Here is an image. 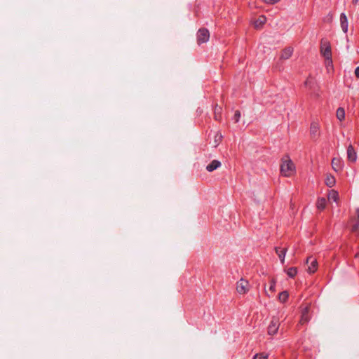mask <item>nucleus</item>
I'll list each match as a JSON object with an SVG mask.
<instances>
[{
    "label": "nucleus",
    "instance_id": "f257e3e1",
    "mask_svg": "<svg viewBox=\"0 0 359 359\" xmlns=\"http://www.w3.org/2000/svg\"><path fill=\"white\" fill-rule=\"evenodd\" d=\"M296 172V167L289 156L285 155L281 159L280 173L283 176L290 177Z\"/></svg>",
    "mask_w": 359,
    "mask_h": 359
},
{
    "label": "nucleus",
    "instance_id": "f03ea898",
    "mask_svg": "<svg viewBox=\"0 0 359 359\" xmlns=\"http://www.w3.org/2000/svg\"><path fill=\"white\" fill-rule=\"evenodd\" d=\"M320 53L325 58V63L327 69L332 68V57L330 43L326 40L323 39L320 43Z\"/></svg>",
    "mask_w": 359,
    "mask_h": 359
},
{
    "label": "nucleus",
    "instance_id": "7ed1b4c3",
    "mask_svg": "<svg viewBox=\"0 0 359 359\" xmlns=\"http://www.w3.org/2000/svg\"><path fill=\"white\" fill-rule=\"evenodd\" d=\"M250 285L249 282L244 279L241 278L237 283H236V291L240 294H245L248 292L250 290Z\"/></svg>",
    "mask_w": 359,
    "mask_h": 359
},
{
    "label": "nucleus",
    "instance_id": "20e7f679",
    "mask_svg": "<svg viewBox=\"0 0 359 359\" xmlns=\"http://www.w3.org/2000/svg\"><path fill=\"white\" fill-rule=\"evenodd\" d=\"M320 124L318 122L313 121L311 123L310 129H309V134L310 137L312 140H317L320 135Z\"/></svg>",
    "mask_w": 359,
    "mask_h": 359
},
{
    "label": "nucleus",
    "instance_id": "39448f33",
    "mask_svg": "<svg viewBox=\"0 0 359 359\" xmlns=\"http://www.w3.org/2000/svg\"><path fill=\"white\" fill-rule=\"evenodd\" d=\"M210 38V33L207 29L202 28L197 33V43L201 44L207 42Z\"/></svg>",
    "mask_w": 359,
    "mask_h": 359
},
{
    "label": "nucleus",
    "instance_id": "423d86ee",
    "mask_svg": "<svg viewBox=\"0 0 359 359\" xmlns=\"http://www.w3.org/2000/svg\"><path fill=\"white\" fill-rule=\"evenodd\" d=\"M309 311H310L309 304H307L305 306H304V307H302L301 318L299 320L300 325H303L309 321V319H310Z\"/></svg>",
    "mask_w": 359,
    "mask_h": 359
},
{
    "label": "nucleus",
    "instance_id": "0eeeda50",
    "mask_svg": "<svg viewBox=\"0 0 359 359\" xmlns=\"http://www.w3.org/2000/svg\"><path fill=\"white\" fill-rule=\"evenodd\" d=\"M306 264H308L307 271L309 273H315L318 269V262L317 260L313 257H309L307 258Z\"/></svg>",
    "mask_w": 359,
    "mask_h": 359
},
{
    "label": "nucleus",
    "instance_id": "6e6552de",
    "mask_svg": "<svg viewBox=\"0 0 359 359\" xmlns=\"http://www.w3.org/2000/svg\"><path fill=\"white\" fill-rule=\"evenodd\" d=\"M292 53L293 48L290 46L286 47L284 49H283L282 51L280 52V59L283 60H287L292 56Z\"/></svg>",
    "mask_w": 359,
    "mask_h": 359
},
{
    "label": "nucleus",
    "instance_id": "1a4fd4ad",
    "mask_svg": "<svg viewBox=\"0 0 359 359\" xmlns=\"http://www.w3.org/2000/svg\"><path fill=\"white\" fill-rule=\"evenodd\" d=\"M347 158L352 162H355L357 158L356 152L351 144H350L347 148Z\"/></svg>",
    "mask_w": 359,
    "mask_h": 359
},
{
    "label": "nucleus",
    "instance_id": "9d476101",
    "mask_svg": "<svg viewBox=\"0 0 359 359\" xmlns=\"http://www.w3.org/2000/svg\"><path fill=\"white\" fill-rule=\"evenodd\" d=\"M278 327L279 323L278 320H273L268 327V333L270 335H274L277 332Z\"/></svg>",
    "mask_w": 359,
    "mask_h": 359
},
{
    "label": "nucleus",
    "instance_id": "9b49d317",
    "mask_svg": "<svg viewBox=\"0 0 359 359\" xmlns=\"http://www.w3.org/2000/svg\"><path fill=\"white\" fill-rule=\"evenodd\" d=\"M266 22V18L264 15H260L253 22V25L256 29H260Z\"/></svg>",
    "mask_w": 359,
    "mask_h": 359
},
{
    "label": "nucleus",
    "instance_id": "f8f14e48",
    "mask_svg": "<svg viewBox=\"0 0 359 359\" xmlns=\"http://www.w3.org/2000/svg\"><path fill=\"white\" fill-rule=\"evenodd\" d=\"M276 252L278 255L282 264L285 262V257L287 252V248H282L280 247L276 248Z\"/></svg>",
    "mask_w": 359,
    "mask_h": 359
},
{
    "label": "nucleus",
    "instance_id": "ddd939ff",
    "mask_svg": "<svg viewBox=\"0 0 359 359\" xmlns=\"http://www.w3.org/2000/svg\"><path fill=\"white\" fill-rule=\"evenodd\" d=\"M340 24L343 32L346 33L348 31V20L344 13H341L340 15Z\"/></svg>",
    "mask_w": 359,
    "mask_h": 359
},
{
    "label": "nucleus",
    "instance_id": "4468645a",
    "mask_svg": "<svg viewBox=\"0 0 359 359\" xmlns=\"http://www.w3.org/2000/svg\"><path fill=\"white\" fill-rule=\"evenodd\" d=\"M222 107L216 104L214 108V119L217 121H220L222 120Z\"/></svg>",
    "mask_w": 359,
    "mask_h": 359
},
{
    "label": "nucleus",
    "instance_id": "2eb2a0df",
    "mask_svg": "<svg viewBox=\"0 0 359 359\" xmlns=\"http://www.w3.org/2000/svg\"><path fill=\"white\" fill-rule=\"evenodd\" d=\"M221 166V163L217 160H213L210 164H208L206 167V170L208 172H212L215 170L217 169Z\"/></svg>",
    "mask_w": 359,
    "mask_h": 359
},
{
    "label": "nucleus",
    "instance_id": "dca6fc26",
    "mask_svg": "<svg viewBox=\"0 0 359 359\" xmlns=\"http://www.w3.org/2000/svg\"><path fill=\"white\" fill-rule=\"evenodd\" d=\"M332 166L335 171H339L342 167L341 159L339 158H334L332 160Z\"/></svg>",
    "mask_w": 359,
    "mask_h": 359
},
{
    "label": "nucleus",
    "instance_id": "f3484780",
    "mask_svg": "<svg viewBox=\"0 0 359 359\" xmlns=\"http://www.w3.org/2000/svg\"><path fill=\"white\" fill-rule=\"evenodd\" d=\"M325 184L329 187H332L336 183V180L334 176L332 175H327L325 180Z\"/></svg>",
    "mask_w": 359,
    "mask_h": 359
},
{
    "label": "nucleus",
    "instance_id": "a211bd4d",
    "mask_svg": "<svg viewBox=\"0 0 359 359\" xmlns=\"http://www.w3.org/2000/svg\"><path fill=\"white\" fill-rule=\"evenodd\" d=\"M327 198L329 201L337 202L339 200V194L335 190H330L327 194Z\"/></svg>",
    "mask_w": 359,
    "mask_h": 359
},
{
    "label": "nucleus",
    "instance_id": "6ab92c4d",
    "mask_svg": "<svg viewBox=\"0 0 359 359\" xmlns=\"http://www.w3.org/2000/svg\"><path fill=\"white\" fill-rule=\"evenodd\" d=\"M223 136L220 132H217L214 135L213 147H217L222 142Z\"/></svg>",
    "mask_w": 359,
    "mask_h": 359
},
{
    "label": "nucleus",
    "instance_id": "aec40b11",
    "mask_svg": "<svg viewBox=\"0 0 359 359\" xmlns=\"http://www.w3.org/2000/svg\"><path fill=\"white\" fill-rule=\"evenodd\" d=\"M327 201L325 198H319L316 202V207L318 210H323L325 208Z\"/></svg>",
    "mask_w": 359,
    "mask_h": 359
},
{
    "label": "nucleus",
    "instance_id": "412c9836",
    "mask_svg": "<svg viewBox=\"0 0 359 359\" xmlns=\"http://www.w3.org/2000/svg\"><path fill=\"white\" fill-rule=\"evenodd\" d=\"M356 216H357V219H352V222H353V224L351 225V231H356L358 230V224H359V209H358L356 210Z\"/></svg>",
    "mask_w": 359,
    "mask_h": 359
},
{
    "label": "nucleus",
    "instance_id": "4be33fe9",
    "mask_svg": "<svg viewBox=\"0 0 359 359\" xmlns=\"http://www.w3.org/2000/svg\"><path fill=\"white\" fill-rule=\"evenodd\" d=\"M336 116H337V119L339 120L340 121H344L345 118L344 109L342 107L338 108L337 110V112H336Z\"/></svg>",
    "mask_w": 359,
    "mask_h": 359
},
{
    "label": "nucleus",
    "instance_id": "5701e85b",
    "mask_svg": "<svg viewBox=\"0 0 359 359\" xmlns=\"http://www.w3.org/2000/svg\"><path fill=\"white\" fill-rule=\"evenodd\" d=\"M290 278H294L297 273V268L290 267L285 270Z\"/></svg>",
    "mask_w": 359,
    "mask_h": 359
},
{
    "label": "nucleus",
    "instance_id": "b1692460",
    "mask_svg": "<svg viewBox=\"0 0 359 359\" xmlns=\"http://www.w3.org/2000/svg\"><path fill=\"white\" fill-rule=\"evenodd\" d=\"M289 294L287 291H283L279 294L278 299L281 302H285L288 299Z\"/></svg>",
    "mask_w": 359,
    "mask_h": 359
},
{
    "label": "nucleus",
    "instance_id": "393cba45",
    "mask_svg": "<svg viewBox=\"0 0 359 359\" xmlns=\"http://www.w3.org/2000/svg\"><path fill=\"white\" fill-rule=\"evenodd\" d=\"M275 288H276V280H275V279L272 278L270 280V286H269V291L271 294H273L275 292Z\"/></svg>",
    "mask_w": 359,
    "mask_h": 359
},
{
    "label": "nucleus",
    "instance_id": "a878e982",
    "mask_svg": "<svg viewBox=\"0 0 359 359\" xmlns=\"http://www.w3.org/2000/svg\"><path fill=\"white\" fill-rule=\"evenodd\" d=\"M267 358H268V355L262 353H259V354H256L254 356L253 359H267Z\"/></svg>",
    "mask_w": 359,
    "mask_h": 359
},
{
    "label": "nucleus",
    "instance_id": "bb28decb",
    "mask_svg": "<svg viewBox=\"0 0 359 359\" xmlns=\"http://www.w3.org/2000/svg\"><path fill=\"white\" fill-rule=\"evenodd\" d=\"M240 117H241V112L239 111H238V110L236 111L235 114H234V116H233V119H234L236 123L239 121Z\"/></svg>",
    "mask_w": 359,
    "mask_h": 359
},
{
    "label": "nucleus",
    "instance_id": "cd10ccee",
    "mask_svg": "<svg viewBox=\"0 0 359 359\" xmlns=\"http://www.w3.org/2000/svg\"><path fill=\"white\" fill-rule=\"evenodd\" d=\"M311 83H312V79L311 78H308L306 81H305V86H308L309 87V88L311 89Z\"/></svg>",
    "mask_w": 359,
    "mask_h": 359
},
{
    "label": "nucleus",
    "instance_id": "c85d7f7f",
    "mask_svg": "<svg viewBox=\"0 0 359 359\" xmlns=\"http://www.w3.org/2000/svg\"><path fill=\"white\" fill-rule=\"evenodd\" d=\"M265 3L269 4H275L278 2H279L280 0H263Z\"/></svg>",
    "mask_w": 359,
    "mask_h": 359
},
{
    "label": "nucleus",
    "instance_id": "c756f323",
    "mask_svg": "<svg viewBox=\"0 0 359 359\" xmlns=\"http://www.w3.org/2000/svg\"><path fill=\"white\" fill-rule=\"evenodd\" d=\"M311 97L313 99H318L320 97V93L318 92L312 93Z\"/></svg>",
    "mask_w": 359,
    "mask_h": 359
},
{
    "label": "nucleus",
    "instance_id": "7c9ffc66",
    "mask_svg": "<svg viewBox=\"0 0 359 359\" xmlns=\"http://www.w3.org/2000/svg\"><path fill=\"white\" fill-rule=\"evenodd\" d=\"M355 75L356 77L359 78V67H358L355 70Z\"/></svg>",
    "mask_w": 359,
    "mask_h": 359
},
{
    "label": "nucleus",
    "instance_id": "2f4dec72",
    "mask_svg": "<svg viewBox=\"0 0 359 359\" xmlns=\"http://www.w3.org/2000/svg\"><path fill=\"white\" fill-rule=\"evenodd\" d=\"M359 258V253L356 254L355 259Z\"/></svg>",
    "mask_w": 359,
    "mask_h": 359
},
{
    "label": "nucleus",
    "instance_id": "473e14b6",
    "mask_svg": "<svg viewBox=\"0 0 359 359\" xmlns=\"http://www.w3.org/2000/svg\"><path fill=\"white\" fill-rule=\"evenodd\" d=\"M358 1V0H353V2L354 4H356Z\"/></svg>",
    "mask_w": 359,
    "mask_h": 359
}]
</instances>
